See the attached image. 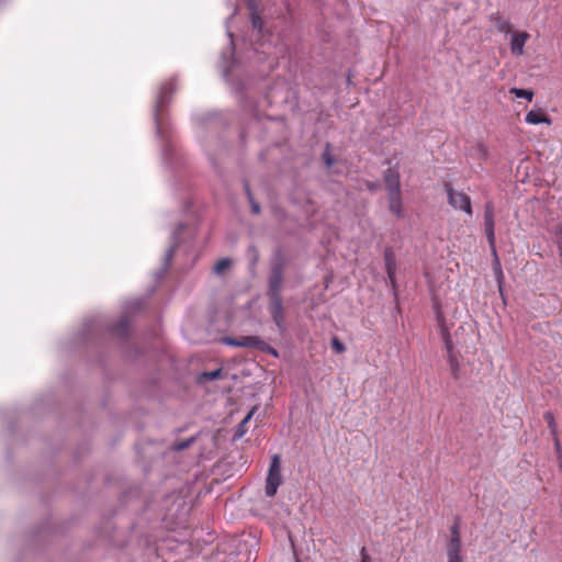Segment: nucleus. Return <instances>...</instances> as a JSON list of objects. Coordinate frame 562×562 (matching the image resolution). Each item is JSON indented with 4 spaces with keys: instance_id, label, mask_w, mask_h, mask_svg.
<instances>
[{
    "instance_id": "8",
    "label": "nucleus",
    "mask_w": 562,
    "mask_h": 562,
    "mask_svg": "<svg viewBox=\"0 0 562 562\" xmlns=\"http://www.w3.org/2000/svg\"><path fill=\"white\" fill-rule=\"evenodd\" d=\"M384 182L389 193L401 192L400 173L394 168H389L384 172Z\"/></svg>"
},
{
    "instance_id": "20",
    "label": "nucleus",
    "mask_w": 562,
    "mask_h": 562,
    "mask_svg": "<svg viewBox=\"0 0 562 562\" xmlns=\"http://www.w3.org/2000/svg\"><path fill=\"white\" fill-rule=\"evenodd\" d=\"M231 265V260L228 258H223L216 262L214 266V271L216 273H222L224 270H226Z\"/></svg>"
},
{
    "instance_id": "14",
    "label": "nucleus",
    "mask_w": 562,
    "mask_h": 562,
    "mask_svg": "<svg viewBox=\"0 0 562 562\" xmlns=\"http://www.w3.org/2000/svg\"><path fill=\"white\" fill-rule=\"evenodd\" d=\"M176 90V82L173 80L166 81L160 89V94L158 98V106H162L167 101L168 97L173 93Z\"/></svg>"
},
{
    "instance_id": "24",
    "label": "nucleus",
    "mask_w": 562,
    "mask_h": 562,
    "mask_svg": "<svg viewBox=\"0 0 562 562\" xmlns=\"http://www.w3.org/2000/svg\"><path fill=\"white\" fill-rule=\"evenodd\" d=\"M331 348L336 353H342L346 350L345 345L337 337L331 339Z\"/></svg>"
},
{
    "instance_id": "25",
    "label": "nucleus",
    "mask_w": 562,
    "mask_h": 562,
    "mask_svg": "<svg viewBox=\"0 0 562 562\" xmlns=\"http://www.w3.org/2000/svg\"><path fill=\"white\" fill-rule=\"evenodd\" d=\"M221 375H222V370L217 369V370H214V371L204 372L202 374V378L204 380L212 381V380L218 379Z\"/></svg>"
},
{
    "instance_id": "16",
    "label": "nucleus",
    "mask_w": 562,
    "mask_h": 562,
    "mask_svg": "<svg viewBox=\"0 0 562 562\" xmlns=\"http://www.w3.org/2000/svg\"><path fill=\"white\" fill-rule=\"evenodd\" d=\"M493 255H494V262H493L494 271H495L496 280L498 282L499 291L502 292V283H503V280H504V274H503V271H502L499 259L497 257V252H495Z\"/></svg>"
},
{
    "instance_id": "26",
    "label": "nucleus",
    "mask_w": 562,
    "mask_h": 562,
    "mask_svg": "<svg viewBox=\"0 0 562 562\" xmlns=\"http://www.w3.org/2000/svg\"><path fill=\"white\" fill-rule=\"evenodd\" d=\"M552 437H553L554 449H555V452L558 454V458L560 460H562V447H561V442L559 440L558 434L555 436H552Z\"/></svg>"
},
{
    "instance_id": "1",
    "label": "nucleus",
    "mask_w": 562,
    "mask_h": 562,
    "mask_svg": "<svg viewBox=\"0 0 562 562\" xmlns=\"http://www.w3.org/2000/svg\"><path fill=\"white\" fill-rule=\"evenodd\" d=\"M445 190L448 195V203L454 209L463 211L467 215L472 216L471 198L461 191H456L450 183H445Z\"/></svg>"
},
{
    "instance_id": "6",
    "label": "nucleus",
    "mask_w": 562,
    "mask_h": 562,
    "mask_svg": "<svg viewBox=\"0 0 562 562\" xmlns=\"http://www.w3.org/2000/svg\"><path fill=\"white\" fill-rule=\"evenodd\" d=\"M529 33L525 31L513 32L510 41V52L513 55L521 56L524 54V47L529 40Z\"/></svg>"
},
{
    "instance_id": "15",
    "label": "nucleus",
    "mask_w": 562,
    "mask_h": 562,
    "mask_svg": "<svg viewBox=\"0 0 562 562\" xmlns=\"http://www.w3.org/2000/svg\"><path fill=\"white\" fill-rule=\"evenodd\" d=\"M254 412H255V408H252L247 415L246 417L239 423V425L237 426V429H236V432H235V437L236 438H241L246 431H247V424L249 423V420L251 419L252 415H254Z\"/></svg>"
},
{
    "instance_id": "28",
    "label": "nucleus",
    "mask_w": 562,
    "mask_h": 562,
    "mask_svg": "<svg viewBox=\"0 0 562 562\" xmlns=\"http://www.w3.org/2000/svg\"><path fill=\"white\" fill-rule=\"evenodd\" d=\"M251 22L254 27L261 29L262 27V20L260 16L252 14Z\"/></svg>"
},
{
    "instance_id": "27",
    "label": "nucleus",
    "mask_w": 562,
    "mask_h": 562,
    "mask_svg": "<svg viewBox=\"0 0 562 562\" xmlns=\"http://www.w3.org/2000/svg\"><path fill=\"white\" fill-rule=\"evenodd\" d=\"M484 216H494V205L492 202L485 204Z\"/></svg>"
},
{
    "instance_id": "12",
    "label": "nucleus",
    "mask_w": 562,
    "mask_h": 562,
    "mask_svg": "<svg viewBox=\"0 0 562 562\" xmlns=\"http://www.w3.org/2000/svg\"><path fill=\"white\" fill-rule=\"evenodd\" d=\"M490 21L499 33L509 34L513 31L512 23L507 19L503 18L498 12L492 13L490 15Z\"/></svg>"
},
{
    "instance_id": "23",
    "label": "nucleus",
    "mask_w": 562,
    "mask_h": 562,
    "mask_svg": "<svg viewBox=\"0 0 562 562\" xmlns=\"http://www.w3.org/2000/svg\"><path fill=\"white\" fill-rule=\"evenodd\" d=\"M442 339H443L445 346L447 348L448 355H453L452 353V349H453L452 340H451L449 333L446 329L442 330Z\"/></svg>"
},
{
    "instance_id": "4",
    "label": "nucleus",
    "mask_w": 562,
    "mask_h": 562,
    "mask_svg": "<svg viewBox=\"0 0 562 562\" xmlns=\"http://www.w3.org/2000/svg\"><path fill=\"white\" fill-rule=\"evenodd\" d=\"M223 342L233 347L265 348L263 341L257 336H241L239 338L225 337Z\"/></svg>"
},
{
    "instance_id": "13",
    "label": "nucleus",
    "mask_w": 562,
    "mask_h": 562,
    "mask_svg": "<svg viewBox=\"0 0 562 562\" xmlns=\"http://www.w3.org/2000/svg\"><path fill=\"white\" fill-rule=\"evenodd\" d=\"M389 209L397 217L403 216L401 192L389 193Z\"/></svg>"
},
{
    "instance_id": "10",
    "label": "nucleus",
    "mask_w": 562,
    "mask_h": 562,
    "mask_svg": "<svg viewBox=\"0 0 562 562\" xmlns=\"http://www.w3.org/2000/svg\"><path fill=\"white\" fill-rule=\"evenodd\" d=\"M484 232L492 254L496 252L495 220L494 216H484Z\"/></svg>"
},
{
    "instance_id": "30",
    "label": "nucleus",
    "mask_w": 562,
    "mask_h": 562,
    "mask_svg": "<svg viewBox=\"0 0 562 562\" xmlns=\"http://www.w3.org/2000/svg\"><path fill=\"white\" fill-rule=\"evenodd\" d=\"M361 562H372L370 555L367 553L366 548L361 549Z\"/></svg>"
},
{
    "instance_id": "21",
    "label": "nucleus",
    "mask_w": 562,
    "mask_h": 562,
    "mask_svg": "<svg viewBox=\"0 0 562 562\" xmlns=\"http://www.w3.org/2000/svg\"><path fill=\"white\" fill-rule=\"evenodd\" d=\"M323 159H324L325 165H326L327 168H330L333 166L334 158H333L331 153H330V145L329 144L326 145V148H325V150L323 153Z\"/></svg>"
},
{
    "instance_id": "18",
    "label": "nucleus",
    "mask_w": 562,
    "mask_h": 562,
    "mask_svg": "<svg viewBox=\"0 0 562 562\" xmlns=\"http://www.w3.org/2000/svg\"><path fill=\"white\" fill-rule=\"evenodd\" d=\"M543 418L546 419L548 427L550 428L551 435L555 436L558 434L554 416L551 412H547L543 415Z\"/></svg>"
},
{
    "instance_id": "3",
    "label": "nucleus",
    "mask_w": 562,
    "mask_h": 562,
    "mask_svg": "<svg viewBox=\"0 0 562 562\" xmlns=\"http://www.w3.org/2000/svg\"><path fill=\"white\" fill-rule=\"evenodd\" d=\"M447 555H461L462 541L460 521L457 519L450 527V538L446 546Z\"/></svg>"
},
{
    "instance_id": "31",
    "label": "nucleus",
    "mask_w": 562,
    "mask_h": 562,
    "mask_svg": "<svg viewBox=\"0 0 562 562\" xmlns=\"http://www.w3.org/2000/svg\"><path fill=\"white\" fill-rule=\"evenodd\" d=\"M448 562H463L461 555H447Z\"/></svg>"
},
{
    "instance_id": "32",
    "label": "nucleus",
    "mask_w": 562,
    "mask_h": 562,
    "mask_svg": "<svg viewBox=\"0 0 562 562\" xmlns=\"http://www.w3.org/2000/svg\"><path fill=\"white\" fill-rule=\"evenodd\" d=\"M559 255L562 256V227L560 228V237L558 239Z\"/></svg>"
},
{
    "instance_id": "7",
    "label": "nucleus",
    "mask_w": 562,
    "mask_h": 562,
    "mask_svg": "<svg viewBox=\"0 0 562 562\" xmlns=\"http://www.w3.org/2000/svg\"><path fill=\"white\" fill-rule=\"evenodd\" d=\"M283 282V273L281 266H276L272 268L270 278H269V292L268 295H281V286Z\"/></svg>"
},
{
    "instance_id": "9",
    "label": "nucleus",
    "mask_w": 562,
    "mask_h": 562,
    "mask_svg": "<svg viewBox=\"0 0 562 562\" xmlns=\"http://www.w3.org/2000/svg\"><path fill=\"white\" fill-rule=\"evenodd\" d=\"M384 261H385V269H386L387 278H389L392 286H394L395 285L396 259H395V254L391 248L385 249Z\"/></svg>"
},
{
    "instance_id": "2",
    "label": "nucleus",
    "mask_w": 562,
    "mask_h": 562,
    "mask_svg": "<svg viewBox=\"0 0 562 562\" xmlns=\"http://www.w3.org/2000/svg\"><path fill=\"white\" fill-rule=\"evenodd\" d=\"M282 482L281 479V465H280V457L278 454L272 457L268 476L266 480V494L269 497H272L277 494L278 487Z\"/></svg>"
},
{
    "instance_id": "33",
    "label": "nucleus",
    "mask_w": 562,
    "mask_h": 562,
    "mask_svg": "<svg viewBox=\"0 0 562 562\" xmlns=\"http://www.w3.org/2000/svg\"><path fill=\"white\" fill-rule=\"evenodd\" d=\"M188 446H189V441L181 442V443L176 446V449L177 450H182V449L187 448Z\"/></svg>"
},
{
    "instance_id": "17",
    "label": "nucleus",
    "mask_w": 562,
    "mask_h": 562,
    "mask_svg": "<svg viewBox=\"0 0 562 562\" xmlns=\"http://www.w3.org/2000/svg\"><path fill=\"white\" fill-rule=\"evenodd\" d=\"M509 93L514 94L515 97L517 98H524V99H527L529 102L532 100L533 98V92L531 90H528V89H520V88H512L509 90Z\"/></svg>"
},
{
    "instance_id": "5",
    "label": "nucleus",
    "mask_w": 562,
    "mask_h": 562,
    "mask_svg": "<svg viewBox=\"0 0 562 562\" xmlns=\"http://www.w3.org/2000/svg\"><path fill=\"white\" fill-rule=\"evenodd\" d=\"M269 310L271 316L279 328L282 327L284 321L282 296L274 294L269 295Z\"/></svg>"
},
{
    "instance_id": "29",
    "label": "nucleus",
    "mask_w": 562,
    "mask_h": 562,
    "mask_svg": "<svg viewBox=\"0 0 562 562\" xmlns=\"http://www.w3.org/2000/svg\"><path fill=\"white\" fill-rule=\"evenodd\" d=\"M263 346H265V348H258V349L261 351H267L274 357L278 356L277 350L274 348L270 347L269 345H267L265 341H263Z\"/></svg>"
},
{
    "instance_id": "19",
    "label": "nucleus",
    "mask_w": 562,
    "mask_h": 562,
    "mask_svg": "<svg viewBox=\"0 0 562 562\" xmlns=\"http://www.w3.org/2000/svg\"><path fill=\"white\" fill-rule=\"evenodd\" d=\"M449 364H450L451 374H452L453 379L458 380L460 378L459 362H458L457 358L454 357V355H449Z\"/></svg>"
},
{
    "instance_id": "11",
    "label": "nucleus",
    "mask_w": 562,
    "mask_h": 562,
    "mask_svg": "<svg viewBox=\"0 0 562 562\" xmlns=\"http://www.w3.org/2000/svg\"><path fill=\"white\" fill-rule=\"evenodd\" d=\"M525 121L531 125H536V124H540V123L551 125V123H552L550 116L548 114H546L542 109L530 110L526 114Z\"/></svg>"
},
{
    "instance_id": "22",
    "label": "nucleus",
    "mask_w": 562,
    "mask_h": 562,
    "mask_svg": "<svg viewBox=\"0 0 562 562\" xmlns=\"http://www.w3.org/2000/svg\"><path fill=\"white\" fill-rule=\"evenodd\" d=\"M245 189H246L247 195L249 198V202H250V205H251V212L254 214H259L260 206H259V204L257 202L254 201L249 186L246 184Z\"/></svg>"
}]
</instances>
